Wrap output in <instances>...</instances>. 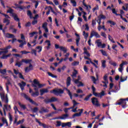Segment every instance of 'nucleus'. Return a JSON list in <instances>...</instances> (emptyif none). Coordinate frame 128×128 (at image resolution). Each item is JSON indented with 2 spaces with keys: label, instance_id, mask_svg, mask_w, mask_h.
<instances>
[{
  "label": "nucleus",
  "instance_id": "obj_58",
  "mask_svg": "<svg viewBox=\"0 0 128 128\" xmlns=\"http://www.w3.org/2000/svg\"><path fill=\"white\" fill-rule=\"evenodd\" d=\"M128 62L126 61L124 62L122 61V64H120V66H124L128 64Z\"/></svg>",
  "mask_w": 128,
  "mask_h": 128
},
{
  "label": "nucleus",
  "instance_id": "obj_15",
  "mask_svg": "<svg viewBox=\"0 0 128 128\" xmlns=\"http://www.w3.org/2000/svg\"><path fill=\"white\" fill-rule=\"evenodd\" d=\"M35 120H36V122H38L39 124V126H43L44 128H48V127L46 126V124H42L37 118H36Z\"/></svg>",
  "mask_w": 128,
  "mask_h": 128
},
{
  "label": "nucleus",
  "instance_id": "obj_1",
  "mask_svg": "<svg viewBox=\"0 0 128 128\" xmlns=\"http://www.w3.org/2000/svg\"><path fill=\"white\" fill-rule=\"evenodd\" d=\"M33 88H34V90L36 91L35 92H33L32 94V96H38L40 95V92H38V88H42L43 86L42 84H40V82H38V80L34 79L33 84H32Z\"/></svg>",
  "mask_w": 128,
  "mask_h": 128
},
{
  "label": "nucleus",
  "instance_id": "obj_63",
  "mask_svg": "<svg viewBox=\"0 0 128 128\" xmlns=\"http://www.w3.org/2000/svg\"><path fill=\"white\" fill-rule=\"evenodd\" d=\"M80 64V62H74L72 64V66H78Z\"/></svg>",
  "mask_w": 128,
  "mask_h": 128
},
{
  "label": "nucleus",
  "instance_id": "obj_24",
  "mask_svg": "<svg viewBox=\"0 0 128 128\" xmlns=\"http://www.w3.org/2000/svg\"><path fill=\"white\" fill-rule=\"evenodd\" d=\"M64 90H66L67 94H68V96H70V100H72V92H70V91L67 88H64Z\"/></svg>",
  "mask_w": 128,
  "mask_h": 128
},
{
  "label": "nucleus",
  "instance_id": "obj_40",
  "mask_svg": "<svg viewBox=\"0 0 128 128\" xmlns=\"http://www.w3.org/2000/svg\"><path fill=\"white\" fill-rule=\"evenodd\" d=\"M33 2L34 4L35 8H38V4L40 2L35 0V1H34Z\"/></svg>",
  "mask_w": 128,
  "mask_h": 128
},
{
  "label": "nucleus",
  "instance_id": "obj_47",
  "mask_svg": "<svg viewBox=\"0 0 128 128\" xmlns=\"http://www.w3.org/2000/svg\"><path fill=\"white\" fill-rule=\"evenodd\" d=\"M2 122H3L4 124H6V126H8V121L6 120V119L4 118H2Z\"/></svg>",
  "mask_w": 128,
  "mask_h": 128
},
{
  "label": "nucleus",
  "instance_id": "obj_46",
  "mask_svg": "<svg viewBox=\"0 0 128 128\" xmlns=\"http://www.w3.org/2000/svg\"><path fill=\"white\" fill-rule=\"evenodd\" d=\"M24 119H22V120H20L18 122H16V125L18 126V124H24Z\"/></svg>",
  "mask_w": 128,
  "mask_h": 128
},
{
  "label": "nucleus",
  "instance_id": "obj_52",
  "mask_svg": "<svg viewBox=\"0 0 128 128\" xmlns=\"http://www.w3.org/2000/svg\"><path fill=\"white\" fill-rule=\"evenodd\" d=\"M14 110L15 112V114H18V112H20V110H18V107H16V106H14Z\"/></svg>",
  "mask_w": 128,
  "mask_h": 128
},
{
  "label": "nucleus",
  "instance_id": "obj_9",
  "mask_svg": "<svg viewBox=\"0 0 128 128\" xmlns=\"http://www.w3.org/2000/svg\"><path fill=\"white\" fill-rule=\"evenodd\" d=\"M93 36H96V38H100V35L98 33L96 32L92 31L90 33V38H92Z\"/></svg>",
  "mask_w": 128,
  "mask_h": 128
},
{
  "label": "nucleus",
  "instance_id": "obj_41",
  "mask_svg": "<svg viewBox=\"0 0 128 128\" xmlns=\"http://www.w3.org/2000/svg\"><path fill=\"white\" fill-rule=\"evenodd\" d=\"M0 74H6V69H4V70L0 69Z\"/></svg>",
  "mask_w": 128,
  "mask_h": 128
},
{
  "label": "nucleus",
  "instance_id": "obj_57",
  "mask_svg": "<svg viewBox=\"0 0 128 128\" xmlns=\"http://www.w3.org/2000/svg\"><path fill=\"white\" fill-rule=\"evenodd\" d=\"M72 102H73V108H74V106H76L77 104H78V103L76 102V100H72Z\"/></svg>",
  "mask_w": 128,
  "mask_h": 128
},
{
  "label": "nucleus",
  "instance_id": "obj_3",
  "mask_svg": "<svg viewBox=\"0 0 128 128\" xmlns=\"http://www.w3.org/2000/svg\"><path fill=\"white\" fill-rule=\"evenodd\" d=\"M92 90L94 96H97L98 98H102L104 96H106V92H104V91H102L100 93L96 92V88L94 86H92Z\"/></svg>",
  "mask_w": 128,
  "mask_h": 128
},
{
  "label": "nucleus",
  "instance_id": "obj_13",
  "mask_svg": "<svg viewBox=\"0 0 128 128\" xmlns=\"http://www.w3.org/2000/svg\"><path fill=\"white\" fill-rule=\"evenodd\" d=\"M116 106H118V104L120 106V104H126V100L124 99H120L119 100L118 102L116 104Z\"/></svg>",
  "mask_w": 128,
  "mask_h": 128
},
{
  "label": "nucleus",
  "instance_id": "obj_31",
  "mask_svg": "<svg viewBox=\"0 0 128 128\" xmlns=\"http://www.w3.org/2000/svg\"><path fill=\"white\" fill-rule=\"evenodd\" d=\"M95 42L98 48H100V46H102V42H100V40H96Z\"/></svg>",
  "mask_w": 128,
  "mask_h": 128
},
{
  "label": "nucleus",
  "instance_id": "obj_5",
  "mask_svg": "<svg viewBox=\"0 0 128 128\" xmlns=\"http://www.w3.org/2000/svg\"><path fill=\"white\" fill-rule=\"evenodd\" d=\"M22 96H24L27 100H28L30 102H31V104H35L36 106H38V103L34 102L32 99H30L28 95L26 94H22Z\"/></svg>",
  "mask_w": 128,
  "mask_h": 128
},
{
  "label": "nucleus",
  "instance_id": "obj_50",
  "mask_svg": "<svg viewBox=\"0 0 128 128\" xmlns=\"http://www.w3.org/2000/svg\"><path fill=\"white\" fill-rule=\"evenodd\" d=\"M92 96V94H90L88 96H86V98L84 99V100H90V96Z\"/></svg>",
  "mask_w": 128,
  "mask_h": 128
},
{
  "label": "nucleus",
  "instance_id": "obj_35",
  "mask_svg": "<svg viewBox=\"0 0 128 128\" xmlns=\"http://www.w3.org/2000/svg\"><path fill=\"white\" fill-rule=\"evenodd\" d=\"M78 74V71L76 70H74V72L72 73V76L73 78H76V74Z\"/></svg>",
  "mask_w": 128,
  "mask_h": 128
},
{
  "label": "nucleus",
  "instance_id": "obj_32",
  "mask_svg": "<svg viewBox=\"0 0 128 128\" xmlns=\"http://www.w3.org/2000/svg\"><path fill=\"white\" fill-rule=\"evenodd\" d=\"M4 110H10V105L8 106V104H5L4 105Z\"/></svg>",
  "mask_w": 128,
  "mask_h": 128
},
{
  "label": "nucleus",
  "instance_id": "obj_21",
  "mask_svg": "<svg viewBox=\"0 0 128 128\" xmlns=\"http://www.w3.org/2000/svg\"><path fill=\"white\" fill-rule=\"evenodd\" d=\"M4 36L8 38H14V35L8 33L5 34Z\"/></svg>",
  "mask_w": 128,
  "mask_h": 128
},
{
  "label": "nucleus",
  "instance_id": "obj_12",
  "mask_svg": "<svg viewBox=\"0 0 128 128\" xmlns=\"http://www.w3.org/2000/svg\"><path fill=\"white\" fill-rule=\"evenodd\" d=\"M66 118H68V114H65L60 117L55 118L54 120H66Z\"/></svg>",
  "mask_w": 128,
  "mask_h": 128
},
{
  "label": "nucleus",
  "instance_id": "obj_29",
  "mask_svg": "<svg viewBox=\"0 0 128 128\" xmlns=\"http://www.w3.org/2000/svg\"><path fill=\"white\" fill-rule=\"evenodd\" d=\"M30 62H32V60H26V59H22V62H24V64H30Z\"/></svg>",
  "mask_w": 128,
  "mask_h": 128
},
{
  "label": "nucleus",
  "instance_id": "obj_51",
  "mask_svg": "<svg viewBox=\"0 0 128 128\" xmlns=\"http://www.w3.org/2000/svg\"><path fill=\"white\" fill-rule=\"evenodd\" d=\"M120 68H118V72H122V70H124V67L123 66H121V65H120Z\"/></svg>",
  "mask_w": 128,
  "mask_h": 128
},
{
  "label": "nucleus",
  "instance_id": "obj_45",
  "mask_svg": "<svg viewBox=\"0 0 128 128\" xmlns=\"http://www.w3.org/2000/svg\"><path fill=\"white\" fill-rule=\"evenodd\" d=\"M70 2L73 6H76V2L74 0H70Z\"/></svg>",
  "mask_w": 128,
  "mask_h": 128
},
{
  "label": "nucleus",
  "instance_id": "obj_48",
  "mask_svg": "<svg viewBox=\"0 0 128 128\" xmlns=\"http://www.w3.org/2000/svg\"><path fill=\"white\" fill-rule=\"evenodd\" d=\"M20 52L21 54H30V52L26 50L21 51Z\"/></svg>",
  "mask_w": 128,
  "mask_h": 128
},
{
  "label": "nucleus",
  "instance_id": "obj_25",
  "mask_svg": "<svg viewBox=\"0 0 128 128\" xmlns=\"http://www.w3.org/2000/svg\"><path fill=\"white\" fill-rule=\"evenodd\" d=\"M10 48H12V46H7L5 48H0V50H4V52H8V50H10Z\"/></svg>",
  "mask_w": 128,
  "mask_h": 128
},
{
  "label": "nucleus",
  "instance_id": "obj_59",
  "mask_svg": "<svg viewBox=\"0 0 128 128\" xmlns=\"http://www.w3.org/2000/svg\"><path fill=\"white\" fill-rule=\"evenodd\" d=\"M31 54H34V56H36V50H32L31 52Z\"/></svg>",
  "mask_w": 128,
  "mask_h": 128
},
{
  "label": "nucleus",
  "instance_id": "obj_14",
  "mask_svg": "<svg viewBox=\"0 0 128 128\" xmlns=\"http://www.w3.org/2000/svg\"><path fill=\"white\" fill-rule=\"evenodd\" d=\"M50 112V110L48 108H44L42 107L40 108L39 112L40 114H42L44 112Z\"/></svg>",
  "mask_w": 128,
  "mask_h": 128
},
{
  "label": "nucleus",
  "instance_id": "obj_62",
  "mask_svg": "<svg viewBox=\"0 0 128 128\" xmlns=\"http://www.w3.org/2000/svg\"><path fill=\"white\" fill-rule=\"evenodd\" d=\"M48 75L50 76H51L52 78H56V76L52 74V73L50 72H48Z\"/></svg>",
  "mask_w": 128,
  "mask_h": 128
},
{
  "label": "nucleus",
  "instance_id": "obj_30",
  "mask_svg": "<svg viewBox=\"0 0 128 128\" xmlns=\"http://www.w3.org/2000/svg\"><path fill=\"white\" fill-rule=\"evenodd\" d=\"M10 56H12V54H8V55H6V54H4L1 58H2L3 60H6V58H10Z\"/></svg>",
  "mask_w": 128,
  "mask_h": 128
},
{
  "label": "nucleus",
  "instance_id": "obj_38",
  "mask_svg": "<svg viewBox=\"0 0 128 128\" xmlns=\"http://www.w3.org/2000/svg\"><path fill=\"white\" fill-rule=\"evenodd\" d=\"M20 108H22V110H26V105L21 104L20 102H18Z\"/></svg>",
  "mask_w": 128,
  "mask_h": 128
},
{
  "label": "nucleus",
  "instance_id": "obj_55",
  "mask_svg": "<svg viewBox=\"0 0 128 128\" xmlns=\"http://www.w3.org/2000/svg\"><path fill=\"white\" fill-rule=\"evenodd\" d=\"M109 64H112V66H116L117 64L116 62H110Z\"/></svg>",
  "mask_w": 128,
  "mask_h": 128
},
{
  "label": "nucleus",
  "instance_id": "obj_2",
  "mask_svg": "<svg viewBox=\"0 0 128 128\" xmlns=\"http://www.w3.org/2000/svg\"><path fill=\"white\" fill-rule=\"evenodd\" d=\"M4 89L2 88V86H0V96L1 100L5 102L6 104H8V96H6L4 94V92L3 91Z\"/></svg>",
  "mask_w": 128,
  "mask_h": 128
},
{
  "label": "nucleus",
  "instance_id": "obj_26",
  "mask_svg": "<svg viewBox=\"0 0 128 128\" xmlns=\"http://www.w3.org/2000/svg\"><path fill=\"white\" fill-rule=\"evenodd\" d=\"M22 61L20 62H16V64H15V66H18V68H20V66H22Z\"/></svg>",
  "mask_w": 128,
  "mask_h": 128
},
{
  "label": "nucleus",
  "instance_id": "obj_27",
  "mask_svg": "<svg viewBox=\"0 0 128 128\" xmlns=\"http://www.w3.org/2000/svg\"><path fill=\"white\" fill-rule=\"evenodd\" d=\"M12 16H13L14 20H16V22H20V18H18V16L16 15V14H12Z\"/></svg>",
  "mask_w": 128,
  "mask_h": 128
},
{
  "label": "nucleus",
  "instance_id": "obj_23",
  "mask_svg": "<svg viewBox=\"0 0 128 128\" xmlns=\"http://www.w3.org/2000/svg\"><path fill=\"white\" fill-rule=\"evenodd\" d=\"M84 54H86L87 56H90V54L88 52V49L84 47Z\"/></svg>",
  "mask_w": 128,
  "mask_h": 128
},
{
  "label": "nucleus",
  "instance_id": "obj_20",
  "mask_svg": "<svg viewBox=\"0 0 128 128\" xmlns=\"http://www.w3.org/2000/svg\"><path fill=\"white\" fill-rule=\"evenodd\" d=\"M75 36H76L77 38H76V44L77 46H78V43L80 42V35L78 34L75 33Z\"/></svg>",
  "mask_w": 128,
  "mask_h": 128
},
{
  "label": "nucleus",
  "instance_id": "obj_61",
  "mask_svg": "<svg viewBox=\"0 0 128 128\" xmlns=\"http://www.w3.org/2000/svg\"><path fill=\"white\" fill-rule=\"evenodd\" d=\"M62 122H61L60 121H57L56 122V126H62Z\"/></svg>",
  "mask_w": 128,
  "mask_h": 128
},
{
  "label": "nucleus",
  "instance_id": "obj_42",
  "mask_svg": "<svg viewBox=\"0 0 128 128\" xmlns=\"http://www.w3.org/2000/svg\"><path fill=\"white\" fill-rule=\"evenodd\" d=\"M38 32H31L29 34L30 37V38H32V36H34V34H37Z\"/></svg>",
  "mask_w": 128,
  "mask_h": 128
},
{
  "label": "nucleus",
  "instance_id": "obj_17",
  "mask_svg": "<svg viewBox=\"0 0 128 128\" xmlns=\"http://www.w3.org/2000/svg\"><path fill=\"white\" fill-rule=\"evenodd\" d=\"M48 26V23L46 22L43 24L42 28L44 30L45 32H48V29L46 27Z\"/></svg>",
  "mask_w": 128,
  "mask_h": 128
},
{
  "label": "nucleus",
  "instance_id": "obj_37",
  "mask_svg": "<svg viewBox=\"0 0 128 128\" xmlns=\"http://www.w3.org/2000/svg\"><path fill=\"white\" fill-rule=\"evenodd\" d=\"M82 35L86 40H88V33H86L85 31H83Z\"/></svg>",
  "mask_w": 128,
  "mask_h": 128
},
{
  "label": "nucleus",
  "instance_id": "obj_44",
  "mask_svg": "<svg viewBox=\"0 0 128 128\" xmlns=\"http://www.w3.org/2000/svg\"><path fill=\"white\" fill-rule=\"evenodd\" d=\"M114 88H115V90L116 92H118V90H120V86H118L117 85H116L114 86Z\"/></svg>",
  "mask_w": 128,
  "mask_h": 128
},
{
  "label": "nucleus",
  "instance_id": "obj_11",
  "mask_svg": "<svg viewBox=\"0 0 128 128\" xmlns=\"http://www.w3.org/2000/svg\"><path fill=\"white\" fill-rule=\"evenodd\" d=\"M27 15L28 16H30V18H34V20H36L38 18V14H36L34 17L32 16V14L30 10H28L27 12Z\"/></svg>",
  "mask_w": 128,
  "mask_h": 128
},
{
  "label": "nucleus",
  "instance_id": "obj_49",
  "mask_svg": "<svg viewBox=\"0 0 128 128\" xmlns=\"http://www.w3.org/2000/svg\"><path fill=\"white\" fill-rule=\"evenodd\" d=\"M36 48L37 50H38V52H42V47L40 46H37Z\"/></svg>",
  "mask_w": 128,
  "mask_h": 128
},
{
  "label": "nucleus",
  "instance_id": "obj_28",
  "mask_svg": "<svg viewBox=\"0 0 128 128\" xmlns=\"http://www.w3.org/2000/svg\"><path fill=\"white\" fill-rule=\"evenodd\" d=\"M101 62L102 68H106V60H102Z\"/></svg>",
  "mask_w": 128,
  "mask_h": 128
},
{
  "label": "nucleus",
  "instance_id": "obj_10",
  "mask_svg": "<svg viewBox=\"0 0 128 128\" xmlns=\"http://www.w3.org/2000/svg\"><path fill=\"white\" fill-rule=\"evenodd\" d=\"M34 70V66L31 64H29V66L24 68L25 72H28L30 70Z\"/></svg>",
  "mask_w": 128,
  "mask_h": 128
},
{
  "label": "nucleus",
  "instance_id": "obj_19",
  "mask_svg": "<svg viewBox=\"0 0 128 128\" xmlns=\"http://www.w3.org/2000/svg\"><path fill=\"white\" fill-rule=\"evenodd\" d=\"M46 44L48 46L46 47L47 50H50V46H51L50 41V40H46L44 42V46H46Z\"/></svg>",
  "mask_w": 128,
  "mask_h": 128
},
{
  "label": "nucleus",
  "instance_id": "obj_53",
  "mask_svg": "<svg viewBox=\"0 0 128 128\" xmlns=\"http://www.w3.org/2000/svg\"><path fill=\"white\" fill-rule=\"evenodd\" d=\"M76 92L77 94H82L84 92V91H82V89H78L76 90Z\"/></svg>",
  "mask_w": 128,
  "mask_h": 128
},
{
  "label": "nucleus",
  "instance_id": "obj_22",
  "mask_svg": "<svg viewBox=\"0 0 128 128\" xmlns=\"http://www.w3.org/2000/svg\"><path fill=\"white\" fill-rule=\"evenodd\" d=\"M48 92V90L46 88H44L40 90V96H43L44 94Z\"/></svg>",
  "mask_w": 128,
  "mask_h": 128
},
{
  "label": "nucleus",
  "instance_id": "obj_6",
  "mask_svg": "<svg viewBox=\"0 0 128 128\" xmlns=\"http://www.w3.org/2000/svg\"><path fill=\"white\" fill-rule=\"evenodd\" d=\"M64 92V90L62 89H55L50 91V92H51V94H56V96H58L59 94H62Z\"/></svg>",
  "mask_w": 128,
  "mask_h": 128
},
{
  "label": "nucleus",
  "instance_id": "obj_43",
  "mask_svg": "<svg viewBox=\"0 0 128 128\" xmlns=\"http://www.w3.org/2000/svg\"><path fill=\"white\" fill-rule=\"evenodd\" d=\"M91 78H92L94 84H96V80H98V76H97V79H96V78H94V76H92Z\"/></svg>",
  "mask_w": 128,
  "mask_h": 128
},
{
  "label": "nucleus",
  "instance_id": "obj_56",
  "mask_svg": "<svg viewBox=\"0 0 128 128\" xmlns=\"http://www.w3.org/2000/svg\"><path fill=\"white\" fill-rule=\"evenodd\" d=\"M108 24H112V26H116V22H114L113 21L108 20Z\"/></svg>",
  "mask_w": 128,
  "mask_h": 128
},
{
  "label": "nucleus",
  "instance_id": "obj_36",
  "mask_svg": "<svg viewBox=\"0 0 128 128\" xmlns=\"http://www.w3.org/2000/svg\"><path fill=\"white\" fill-rule=\"evenodd\" d=\"M108 38L109 40H110V42H111L113 44H116V42L114 40V38H112V36H110V35L108 34Z\"/></svg>",
  "mask_w": 128,
  "mask_h": 128
},
{
  "label": "nucleus",
  "instance_id": "obj_54",
  "mask_svg": "<svg viewBox=\"0 0 128 128\" xmlns=\"http://www.w3.org/2000/svg\"><path fill=\"white\" fill-rule=\"evenodd\" d=\"M66 126H68V128H70L72 126V122H66Z\"/></svg>",
  "mask_w": 128,
  "mask_h": 128
},
{
  "label": "nucleus",
  "instance_id": "obj_60",
  "mask_svg": "<svg viewBox=\"0 0 128 128\" xmlns=\"http://www.w3.org/2000/svg\"><path fill=\"white\" fill-rule=\"evenodd\" d=\"M101 36L103 38H106V34L104 32H101Z\"/></svg>",
  "mask_w": 128,
  "mask_h": 128
},
{
  "label": "nucleus",
  "instance_id": "obj_34",
  "mask_svg": "<svg viewBox=\"0 0 128 128\" xmlns=\"http://www.w3.org/2000/svg\"><path fill=\"white\" fill-rule=\"evenodd\" d=\"M60 50H62V52H64L66 53V52H68V49H66V48L62 46H60Z\"/></svg>",
  "mask_w": 128,
  "mask_h": 128
},
{
  "label": "nucleus",
  "instance_id": "obj_16",
  "mask_svg": "<svg viewBox=\"0 0 128 128\" xmlns=\"http://www.w3.org/2000/svg\"><path fill=\"white\" fill-rule=\"evenodd\" d=\"M80 110V112L79 113H76L74 114H73L72 116V118H76V116H82V112H84V110L83 109H81V110Z\"/></svg>",
  "mask_w": 128,
  "mask_h": 128
},
{
  "label": "nucleus",
  "instance_id": "obj_7",
  "mask_svg": "<svg viewBox=\"0 0 128 128\" xmlns=\"http://www.w3.org/2000/svg\"><path fill=\"white\" fill-rule=\"evenodd\" d=\"M58 99L54 97H52L50 98H46L44 100V102L46 104H50V102H58Z\"/></svg>",
  "mask_w": 128,
  "mask_h": 128
},
{
  "label": "nucleus",
  "instance_id": "obj_33",
  "mask_svg": "<svg viewBox=\"0 0 128 128\" xmlns=\"http://www.w3.org/2000/svg\"><path fill=\"white\" fill-rule=\"evenodd\" d=\"M71 80H72L70 79V77H68L67 78V80H66L67 86H70V81Z\"/></svg>",
  "mask_w": 128,
  "mask_h": 128
},
{
  "label": "nucleus",
  "instance_id": "obj_18",
  "mask_svg": "<svg viewBox=\"0 0 128 128\" xmlns=\"http://www.w3.org/2000/svg\"><path fill=\"white\" fill-rule=\"evenodd\" d=\"M26 82H22L21 83H19L18 85L20 86L22 90H24V86H26Z\"/></svg>",
  "mask_w": 128,
  "mask_h": 128
},
{
  "label": "nucleus",
  "instance_id": "obj_4",
  "mask_svg": "<svg viewBox=\"0 0 128 128\" xmlns=\"http://www.w3.org/2000/svg\"><path fill=\"white\" fill-rule=\"evenodd\" d=\"M21 38L22 40H18V42H20V45L19 46L20 48H24V44H26V38H24V34H21Z\"/></svg>",
  "mask_w": 128,
  "mask_h": 128
},
{
  "label": "nucleus",
  "instance_id": "obj_64",
  "mask_svg": "<svg viewBox=\"0 0 128 128\" xmlns=\"http://www.w3.org/2000/svg\"><path fill=\"white\" fill-rule=\"evenodd\" d=\"M46 2V4H52V6H54V3L52 2V1L47 0V1Z\"/></svg>",
  "mask_w": 128,
  "mask_h": 128
},
{
  "label": "nucleus",
  "instance_id": "obj_39",
  "mask_svg": "<svg viewBox=\"0 0 128 128\" xmlns=\"http://www.w3.org/2000/svg\"><path fill=\"white\" fill-rule=\"evenodd\" d=\"M4 24H6V26H8L10 24V20L8 19L4 18Z\"/></svg>",
  "mask_w": 128,
  "mask_h": 128
},
{
  "label": "nucleus",
  "instance_id": "obj_8",
  "mask_svg": "<svg viewBox=\"0 0 128 128\" xmlns=\"http://www.w3.org/2000/svg\"><path fill=\"white\" fill-rule=\"evenodd\" d=\"M91 100L94 106H100V102H98V98H92Z\"/></svg>",
  "mask_w": 128,
  "mask_h": 128
}]
</instances>
